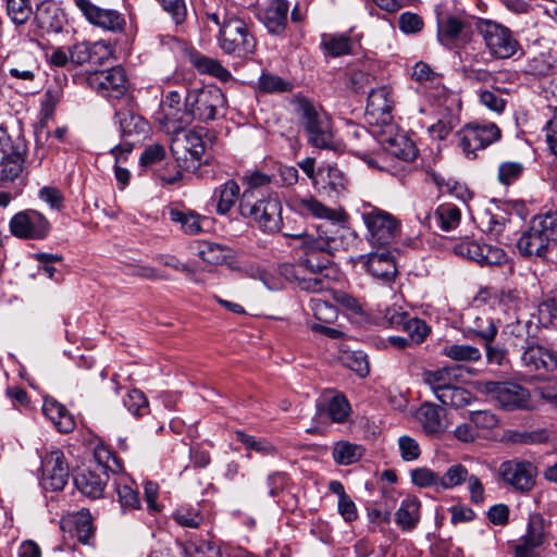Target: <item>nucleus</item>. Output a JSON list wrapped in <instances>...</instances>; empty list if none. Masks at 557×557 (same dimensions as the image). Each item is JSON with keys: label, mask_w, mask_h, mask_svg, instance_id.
<instances>
[{"label": "nucleus", "mask_w": 557, "mask_h": 557, "mask_svg": "<svg viewBox=\"0 0 557 557\" xmlns=\"http://www.w3.org/2000/svg\"><path fill=\"white\" fill-rule=\"evenodd\" d=\"M42 412L62 433H69L75 426L74 419L67 409L53 398H45Z\"/></svg>", "instance_id": "c9c22d12"}, {"label": "nucleus", "mask_w": 557, "mask_h": 557, "mask_svg": "<svg viewBox=\"0 0 557 557\" xmlns=\"http://www.w3.org/2000/svg\"><path fill=\"white\" fill-rule=\"evenodd\" d=\"M472 394L466 388L456 386L455 383L442 394L440 401L444 406L461 408L469 405L472 400Z\"/></svg>", "instance_id": "4d7b16f0"}, {"label": "nucleus", "mask_w": 557, "mask_h": 557, "mask_svg": "<svg viewBox=\"0 0 557 557\" xmlns=\"http://www.w3.org/2000/svg\"><path fill=\"white\" fill-rule=\"evenodd\" d=\"M363 260L366 270L383 282H392L397 273L396 263L388 249H376L367 256L360 257Z\"/></svg>", "instance_id": "a878e982"}, {"label": "nucleus", "mask_w": 557, "mask_h": 557, "mask_svg": "<svg viewBox=\"0 0 557 557\" xmlns=\"http://www.w3.org/2000/svg\"><path fill=\"white\" fill-rule=\"evenodd\" d=\"M171 152L177 162H199L205 153L206 145L202 135L197 131H181L174 133Z\"/></svg>", "instance_id": "412c9836"}, {"label": "nucleus", "mask_w": 557, "mask_h": 557, "mask_svg": "<svg viewBox=\"0 0 557 557\" xmlns=\"http://www.w3.org/2000/svg\"><path fill=\"white\" fill-rule=\"evenodd\" d=\"M458 145L469 159H474L483 150L502 138V131L492 122L468 123L457 132Z\"/></svg>", "instance_id": "9d476101"}, {"label": "nucleus", "mask_w": 557, "mask_h": 557, "mask_svg": "<svg viewBox=\"0 0 557 557\" xmlns=\"http://www.w3.org/2000/svg\"><path fill=\"white\" fill-rule=\"evenodd\" d=\"M418 419L428 435H441L447 429L445 409L435 404H422L418 411Z\"/></svg>", "instance_id": "7c9ffc66"}, {"label": "nucleus", "mask_w": 557, "mask_h": 557, "mask_svg": "<svg viewBox=\"0 0 557 557\" xmlns=\"http://www.w3.org/2000/svg\"><path fill=\"white\" fill-rule=\"evenodd\" d=\"M362 220L367 226V239L376 249H388L387 247L400 232L399 221L391 213L375 207L364 211Z\"/></svg>", "instance_id": "1a4fd4ad"}, {"label": "nucleus", "mask_w": 557, "mask_h": 557, "mask_svg": "<svg viewBox=\"0 0 557 557\" xmlns=\"http://www.w3.org/2000/svg\"><path fill=\"white\" fill-rule=\"evenodd\" d=\"M309 307L320 324H331L338 317L337 308L320 297H312L309 301Z\"/></svg>", "instance_id": "864d4df0"}, {"label": "nucleus", "mask_w": 557, "mask_h": 557, "mask_svg": "<svg viewBox=\"0 0 557 557\" xmlns=\"http://www.w3.org/2000/svg\"><path fill=\"white\" fill-rule=\"evenodd\" d=\"M421 502L418 497L409 495L405 497L395 512L396 524L405 532L416 529L420 521Z\"/></svg>", "instance_id": "473e14b6"}, {"label": "nucleus", "mask_w": 557, "mask_h": 557, "mask_svg": "<svg viewBox=\"0 0 557 557\" xmlns=\"http://www.w3.org/2000/svg\"><path fill=\"white\" fill-rule=\"evenodd\" d=\"M525 171L521 162L505 161L498 166V181L502 185L509 186L519 181Z\"/></svg>", "instance_id": "bf43d9fd"}, {"label": "nucleus", "mask_w": 557, "mask_h": 557, "mask_svg": "<svg viewBox=\"0 0 557 557\" xmlns=\"http://www.w3.org/2000/svg\"><path fill=\"white\" fill-rule=\"evenodd\" d=\"M401 330L406 332L411 342L416 344L422 343L430 333V326L425 323V321L419 318H412L408 315L406 319Z\"/></svg>", "instance_id": "0e129e2a"}, {"label": "nucleus", "mask_w": 557, "mask_h": 557, "mask_svg": "<svg viewBox=\"0 0 557 557\" xmlns=\"http://www.w3.org/2000/svg\"><path fill=\"white\" fill-rule=\"evenodd\" d=\"M330 230L320 228L322 235L314 236L306 232L289 233L284 232L283 236L286 238H294L300 240V248L304 250V256L299 258L309 275L323 276L322 271L327 268L330 260L324 252H331L336 248V237L333 236L334 226L330 223L326 225Z\"/></svg>", "instance_id": "20e7f679"}, {"label": "nucleus", "mask_w": 557, "mask_h": 557, "mask_svg": "<svg viewBox=\"0 0 557 557\" xmlns=\"http://www.w3.org/2000/svg\"><path fill=\"white\" fill-rule=\"evenodd\" d=\"M76 488L90 499H99L103 496L109 481V473L100 465H89L81 469L73 478Z\"/></svg>", "instance_id": "4be33fe9"}, {"label": "nucleus", "mask_w": 557, "mask_h": 557, "mask_svg": "<svg viewBox=\"0 0 557 557\" xmlns=\"http://www.w3.org/2000/svg\"><path fill=\"white\" fill-rule=\"evenodd\" d=\"M240 187L234 180H228L213 190L212 199L216 202V213L226 215L240 200Z\"/></svg>", "instance_id": "72a5a7b5"}, {"label": "nucleus", "mask_w": 557, "mask_h": 557, "mask_svg": "<svg viewBox=\"0 0 557 557\" xmlns=\"http://www.w3.org/2000/svg\"><path fill=\"white\" fill-rule=\"evenodd\" d=\"M236 440L240 442L246 448L255 450L262 456H270L276 453V448L267 440H257L255 436L245 433L244 431L235 432Z\"/></svg>", "instance_id": "052dcab7"}, {"label": "nucleus", "mask_w": 557, "mask_h": 557, "mask_svg": "<svg viewBox=\"0 0 557 557\" xmlns=\"http://www.w3.org/2000/svg\"><path fill=\"white\" fill-rule=\"evenodd\" d=\"M198 256L202 261L213 265L227 264L233 267L235 262V252L231 247L212 242L201 243Z\"/></svg>", "instance_id": "f704fd0d"}, {"label": "nucleus", "mask_w": 557, "mask_h": 557, "mask_svg": "<svg viewBox=\"0 0 557 557\" xmlns=\"http://www.w3.org/2000/svg\"><path fill=\"white\" fill-rule=\"evenodd\" d=\"M157 121L166 133L181 132L191 123L187 101L182 102V95L178 91L172 90L164 96L157 113Z\"/></svg>", "instance_id": "ddd939ff"}, {"label": "nucleus", "mask_w": 557, "mask_h": 557, "mask_svg": "<svg viewBox=\"0 0 557 557\" xmlns=\"http://www.w3.org/2000/svg\"><path fill=\"white\" fill-rule=\"evenodd\" d=\"M186 101L191 121L209 122L225 114L226 98L218 86L208 85L189 90L186 94Z\"/></svg>", "instance_id": "0eeeda50"}, {"label": "nucleus", "mask_w": 557, "mask_h": 557, "mask_svg": "<svg viewBox=\"0 0 557 557\" xmlns=\"http://www.w3.org/2000/svg\"><path fill=\"white\" fill-rule=\"evenodd\" d=\"M238 210L263 234L273 235L283 230L282 202L273 193L244 189Z\"/></svg>", "instance_id": "f03ea898"}, {"label": "nucleus", "mask_w": 557, "mask_h": 557, "mask_svg": "<svg viewBox=\"0 0 557 557\" xmlns=\"http://www.w3.org/2000/svg\"><path fill=\"white\" fill-rule=\"evenodd\" d=\"M454 252L482 267L498 265L506 261V253L502 248L470 238H465L457 243L454 246Z\"/></svg>", "instance_id": "f3484780"}, {"label": "nucleus", "mask_w": 557, "mask_h": 557, "mask_svg": "<svg viewBox=\"0 0 557 557\" xmlns=\"http://www.w3.org/2000/svg\"><path fill=\"white\" fill-rule=\"evenodd\" d=\"M289 3L287 0H270L260 11V21L272 35H283L288 20Z\"/></svg>", "instance_id": "bb28decb"}, {"label": "nucleus", "mask_w": 557, "mask_h": 557, "mask_svg": "<svg viewBox=\"0 0 557 557\" xmlns=\"http://www.w3.org/2000/svg\"><path fill=\"white\" fill-rule=\"evenodd\" d=\"M113 120L119 127L123 143L114 146L111 153L115 157L116 162H120L132 152L136 143L148 135L150 124L144 116L128 108L116 109Z\"/></svg>", "instance_id": "423d86ee"}, {"label": "nucleus", "mask_w": 557, "mask_h": 557, "mask_svg": "<svg viewBox=\"0 0 557 557\" xmlns=\"http://www.w3.org/2000/svg\"><path fill=\"white\" fill-rule=\"evenodd\" d=\"M169 219L181 225L182 231L187 235H197L202 231V218L191 210L169 209Z\"/></svg>", "instance_id": "79ce46f5"}, {"label": "nucleus", "mask_w": 557, "mask_h": 557, "mask_svg": "<svg viewBox=\"0 0 557 557\" xmlns=\"http://www.w3.org/2000/svg\"><path fill=\"white\" fill-rule=\"evenodd\" d=\"M190 63L200 74L211 75L221 82H228L232 78L231 72L219 60L200 52L195 51L190 54Z\"/></svg>", "instance_id": "4c0bfd02"}, {"label": "nucleus", "mask_w": 557, "mask_h": 557, "mask_svg": "<svg viewBox=\"0 0 557 557\" xmlns=\"http://www.w3.org/2000/svg\"><path fill=\"white\" fill-rule=\"evenodd\" d=\"M116 494L124 512L140 508L139 494L133 482H127L126 480L117 482Z\"/></svg>", "instance_id": "49530a36"}, {"label": "nucleus", "mask_w": 557, "mask_h": 557, "mask_svg": "<svg viewBox=\"0 0 557 557\" xmlns=\"http://www.w3.org/2000/svg\"><path fill=\"white\" fill-rule=\"evenodd\" d=\"M324 184L330 189L339 194L346 190L348 185V178L345 173L339 170L336 165H323L318 170V184Z\"/></svg>", "instance_id": "c03bdc74"}, {"label": "nucleus", "mask_w": 557, "mask_h": 557, "mask_svg": "<svg viewBox=\"0 0 557 557\" xmlns=\"http://www.w3.org/2000/svg\"><path fill=\"white\" fill-rule=\"evenodd\" d=\"M206 16L219 26L218 45L225 54L240 60L252 58L257 49V39L247 22L234 8L218 7L214 12H207Z\"/></svg>", "instance_id": "f257e3e1"}, {"label": "nucleus", "mask_w": 557, "mask_h": 557, "mask_svg": "<svg viewBox=\"0 0 557 557\" xmlns=\"http://www.w3.org/2000/svg\"><path fill=\"white\" fill-rule=\"evenodd\" d=\"M502 481L517 492L527 494L536 484L537 467L529 460L510 459L499 466Z\"/></svg>", "instance_id": "2eb2a0df"}, {"label": "nucleus", "mask_w": 557, "mask_h": 557, "mask_svg": "<svg viewBox=\"0 0 557 557\" xmlns=\"http://www.w3.org/2000/svg\"><path fill=\"white\" fill-rule=\"evenodd\" d=\"M458 124L459 117L453 113H447L429 127V133L432 138L443 140Z\"/></svg>", "instance_id": "e2e57ef3"}, {"label": "nucleus", "mask_w": 557, "mask_h": 557, "mask_svg": "<svg viewBox=\"0 0 557 557\" xmlns=\"http://www.w3.org/2000/svg\"><path fill=\"white\" fill-rule=\"evenodd\" d=\"M428 219L442 231L449 232L459 225L461 212L460 209L453 203H442Z\"/></svg>", "instance_id": "ea45409f"}, {"label": "nucleus", "mask_w": 557, "mask_h": 557, "mask_svg": "<svg viewBox=\"0 0 557 557\" xmlns=\"http://www.w3.org/2000/svg\"><path fill=\"white\" fill-rule=\"evenodd\" d=\"M27 154V146H23L21 141L15 147L14 156L0 160V188L14 189V196L18 195L25 185V158Z\"/></svg>", "instance_id": "aec40b11"}, {"label": "nucleus", "mask_w": 557, "mask_h": 557, "mask_svg": "<svg viewBox=\"0 0 557 557\" xmlns=\"http://www.w3.org/2000/svg\"><path fill=\"white\" fill-rule=\"evenodd\" d=\"M540 314L548 318V323L557 329V288L552 290L539 306Z\"/></svg>", "instance_id": "774afa93"}, {"label": "nucleus", "mask_w": 557, "mask_h": 557, "mask_svg": "<svg viewBox=\"0 0 557 557\" xmlns=\"http://www.w3.org/2000/svg\"><path fill=\"white\" fill-rule=\"evenodd\" d=\"M296 112L307 132L308 141L312 146L322 149H332L334 147L331 121L325 113L319 111L305 97L296 98Z\"/></svg>", "instance_id": "39448f33"}, {"label": "nucleus", "mask_w": 557, "mask_h": 557, "mask_svg": "<svg viewBox=\"0 0 557 557\" xmlns=\"http://www.w3.org/2000/svg\"><path fill=\"white\" fill-rule=\"evenodd\" d=\"M69 478V465L61 450H52L42 458L40 484L45 490L62 491Z\"/></svg>", "instance_id": "a211bd4d"}, {"label": "nucleus", "mask_w": 557, "mask_h": 557, "mask_svg": "<svg viewBox=\"0 0 557 557\" xmlns=\"http://www.w3.org/2000/svg\"><path fill=\"white\" fill-rule=\"evenodd\" d=\"M355 42L348 35L345 34H324L322 36L321 48L327 57L338 58L342 55L351 54Z\"/></svg>", "instance_id": "58836bf2"}, {"label": "nucleus", "mask_w": 557, "mask_h": 557, "mask_svg": "<svg viewBox=\"0 0 557 557\" xmlns=\"http://www.w3.org/2000/svg\"><path fill=\"white\" fill-rule=\"evenodd\" d=\"M411 482L421 488L433 487L441 491L440 474L428 467H419L410 471Z\"/></svg>", "instance_id": "6e6d98bb"}, {"label": "nucleus", "mask_w": 557, "mask_h": 557, "mask_svg": "<svg viewBox=\"0 0 557 557\" xmlns=\"http://www.w3.org/2000/svg\"><path fill=\"white\" fill-rule=\"evenodd\" d=\"M74 535L82 544L91 543L95 534L91 516L88 510H81L73 517Z\"/></svg>", "instance_id": "8fccbe9b"}, {"label": "nucleus", "mask_w": 557, "mask_h": 557, "mask_svg": "<svg viewBox=\"0 0 557 557\" xmlns=\"http://www.w3.org/2000/svg\"><path fill=\"white\" fill-rule=\"evenodd\" d=\"M127 410L136 417L145 416L148 412V400L139 389H132L123 399Z\"/></svg>", "instance_id": "338daca9"}, {"label": "nucleus", "mask_w": 557, "mask_h": 557, "mask_svg": "<svg viewBox=\"0 0 557 557\" xmlns=\"http://www.w3.org/2000/svg\"><path fill=\"white\" fill-rule=\"evenodd\" d=\"M470 32V24L465 17L443 13L437 15V39L444 47H456L457 42L467 40Z\"/></svg>", "instance_id": "5701e85b"}, {"label": "nucleus", "mask_w": 557, "mask_h": 557, "mask_svg": "<svg viewBox=\"0 0 557 557\" xmlns=\"http://www.w3.org/2000/svg\"><path fill=\"white\" fill-rule=\"evenodd\" d=\"M296 268L299 271H297V277H295V283H298L301 289L317 293L325 288V278L323 276L309 275L308 271L306 270V268L304 267L299 259L296 262Z\"/></svg>", "instance_id": "13d9d810"}, {"label": "nucleus", "mask_w": 557, "mask_h": 557, "mask_svg": "<svg viewBox=\"0 0 557 557\" xmlns=\"http://www.w3.org/2000/svg\"><path fill=\"white\" fill-rule=\"evenodd\" d=\"M30 0H7V14L15 25H24L33 15Z\"/></svg>", "instance_id": "5fc2aeb1"}, {"label": "nucleus", "mask_w": 557, "mask_h": 557, "mask_svg": "<svg viewBox=\"0 0 557 557\" xmlns=\"http://www.w3.org/2000/svg\"><path fill=\"white\" fill-rule=\"evenodd\" d=\"M317 409L320 413L325 411L329 418L335 423H343L349 416L350 405L342 394L324 396L317 403Z\"/></svg>", "instance_id": "e433bc0d"}, {"label": "nucleus", "mask_w": 557, "mask_h": 557, "mask_svg": "<svg viewBox=\"0 0 557 557\" xmlns=\"http://www.w3.org/2000/svg\"><path fill=\"white\" fill-rule=\"evenodd\" d=\"M553 247L531 221L528 230L521 234L517 243L519 253L531 259L546 258Z\"/></svg>", "instance_id": "393cba45"}, {"label": "nucleus", "mask_w": 557, "mask_h": 557, "mask_svg": "<svg viewBox=\"0 0 557 557\" xmlns=\"http://www.w3.org/2000/svg\"><path fill=\"white\" fill-rule=\"evenodd\" d=\"M531 222L553 246L557 244V210L539 213L532 218Z\"/></svg>", "instance_id": "09e8293b"}, {"label": "nucleus", "mask_w": 557, "mask_h": 557, "mask_svg": "<svg viewBox=\"0 0 557 557\" xmlns=\"http://www.w3.org/2000/svg\"><path fill=\"white\" fill-rule=\"evenodd\" d=\"M35 21L47 33H61L66 25L64 11L51 0H42L36 7Z\"/></svg>", "instance_id": "c85d7f7f"}, {"label": "nucleus", "mask_w": 557, "mask_h": 557, "mask_svg": "<svg viewBox=\"0 0 557 557\" xmlns=\"http://www.w3.org/2000/svg\"><path fill=\"white\" fill-rule=\"evenodd\" d=\"M74 2L91 25L112 33L124 30L126 22L119 11L100 8L90 0H74Z\"/></svg>", "instance_id": "6ab92c4d"}, {"label": "nucleus", "mask_w": 557, "mask_h": 557, "mask_svg": "<svg viewBox=\"0 0 557 557\" xmlns=\"http://www.w3.org/2000/svg\"><path fill=\"white\" fill-rule=\"evenodd\" d=\"M386 150L394 157L404 161H413L418 149L414 143L404 134H397L386 140Z\"/></svg>", "instance_id": "37998d69"}, {"label": "nucleus", "mask_w": 557, "mask_h": 557, "mask_svg": "<svg viewBox=\"0 0 557 557\" xmlns=\"http://www.w3.org/2000/svg\"><path fill=\"white\" fill-rule=\"evenodd\" d=\"M457 367H444L434 371L428 370L422 373V381L426 384L436 398L440 400L443 393H446L456 381Z\"/></svg>", "instance_id": "2f4dec72"}, {"label": "nucleus", "mask_w": 557, "mask_h": 557, "mask_svg": "<svg viewBox=\"0 0 557 557\" xmlns=\"http://www.w3.org/2000/svg\"><path fill=\"white\" fill-rule=\"evenodd\" d=\"M475 25L485 47L494 58L509 59L521 50L519 40L505 25L484 18L478 20Z\"/></svg>", "instance_id": "6e6552de"}, {"label": "nucleus", "mask_w": 557, "mask_h": 557, "mask_svg": "<svg viewBox=\"0 0 557 557\" xmlns=\"http://www.w3.org/2000/svg\"><path fill=\"white\" fill-rule=\"evenodd\" d=\"M343 363L360 377H364L370 372L368 357L363 351H346L342 357Z\"/></svg>", "instance_id": "680f3d73"}, {"label": "nucleus", "mask_w": 557, "mask_h": 557, "mask_svg": "<svg viewBox=\"0 0 557 557\" xmlns=\"http://www.w3.org/2000/svg\"><path fill=\"white\" fill-rule=\"evenodd\" d=\"M173 519L183 528L198 529L203 523L205 516L198 507L180 506L174 510Z\"/></svg>", "instance_id": "603ef678"}, {"label": "nucleus", "mask_w": 557, "mask_h": 557, "mask_svg": "<svg viewBox=\"0 0 557 557\" xmlns=\"http://www.w3.org/2000/svg\"><path fill=\"white\" fill-rule=\"evenodd\" d=\"M528 326L529 322L520 321L511 326V334L515 335L511 345L513 350L521 352L522 366L540 375L557 371V349L536 344L535 339L529 336Z\"/></svg>", "instance_id": "7ed1b4c3"}, {"label": "nucleus", "mask_w": 557, "mask_h": 557, "mask_svg": "<svg viewBox=\"0 0 557 557\" xmlns=\"http://www.w3.org/2000/svg\"><path fill=\"white\" fill-rule=\"evenodd\" d=\"M442 355L454 360L465 362H476L481 359L480 349L472 345L449 344L443 347Z\"/></svg>", "instance_id": "a18cd8bd"}, {"label": "nucleus", "mask_w": 557, "mask_h": 557, "mask_svg": "<svg viewBox=\"0 0 557 557\" xmlns=\"http://www.w3.org/2000/svg\"><path fill=\"white\" fill-rule=\"evenodd\" d=\"M394 104L391 88L381 86L370 89L366 110L367 113L374 116L377 122L387 123L392 120Z\"/></svg>", "instance_id": "c756f323"}, {"label": "nucleus", "mask_w": 557, "mask_h": 557, "mask_svg": "<svg viewBox=\"0 0 557 557\" xmlns=\"http://www.w3.org/2000/svg\"><path fill=\"white\" fill-rule=\"evenodd\" d=\"M288 207L290 208V210L302 216L324 220L323 222L317 225L314 236L322 235L320 228L330 230L327 226H324L329 225L330 223L334 226V228H332L333 236L336 237V234L339 232L338 223L343 221L342 212L325 206L323 202H321L311 195H307L304 197H292L288 201Z\"/></svg>", "instance_id": "9b49d317"}, {"label": "nucleus", "mask_w": 557, "mask_h": 557, "mask_svg": "<svg viewBox=\"0 0 557 557\" xmlns=\"http://www.w3.org/2000/svg\"><path fill=\"white\" fill-rule=\"evenodd\" d=\"M257 88L264 94H282L292 91L294 85L278 75L262 72L259 76Z\"/></svg>", "instance_id": "de8ad7c7"}, {"label": "nucleus", "mask_w": 557, "mask_h": 557, "mask_svg": "<svg viewBox=\"0 0 557 557\" xmlns=\"http://www.w3.org/2000/svg\"><path fill=\"white\" fill-rule=\"evenodd\" d=\"M463 325L467 331L466 336L469 337L472 334L482 342H494L498 333L494 319L474 309H470L465 313Z\"/></svg>", "instance_id": "cd10ccee"}, {"label": "nucleus", "mask_w": 557, "mask_h": 557, "mask_svg": "<svg viewBox=\"0 0 557 557\" xmlns=\"http://www.w3.org/2000/svg\"><path fill=\"white\" fill-rule=\"evenodd\" d=\"M10 232L20 239L42 240L48 237L51 224L39 211L26 209L15 213L9 223Z\"/></svg>", "instance_id": "4468645a"}, {"label": "nucleus", "mask_w": 557, "mask_h": 557, "mask_svg": "<svg viewBox=\"0 0 557 557\" xmlns=\"http://www.w3.org/2000/svg\"><path fill=\"white\" fill-rule=\"evenodd\" d=\"M545 539V519L536 512L531 513L528 519L525 534L520 537L531 544V546H542Z\"/></svg>", "instance_id": "3c124183"}, {"label": "nucleus", "mask_w": 557, "mask_h": 557, "mask_svg": "<svg viewBox=\"0 0 557 557\" xmlns=\"http://www.w3.org/2000/svg\"><path fill=\"white\" fill-rule=\"evenodd\" d=\"M468 478V470L462 465L450 466L443 475H440L441 490H449L463 483Z\"/></svg>", "instance_id": "69168bd1"}, {"label": "nucleus", "mask_w": 557, "mask_h": 557, "mask_svg": "<svg viewBox=\"0 0 557 557\" xmlns=\"http://www.w3.org/2000/svg\"><path fill=\"white\" fill-rule=\"evenodd\" d=\"M87 82L91 88L107 98L120 99L127 90L126 74L121 66L95 71L88 75Z\"/></svg>", "instance_id": "dca6fc26"}, {"label": "nucleus", "mask_w": 557, "mask_h": 557, "mask_svg": "<svg viewBox=\"0 0 557 557\" xmlns=\"http://www.w3.org/2000/svg\"><path fill=\"white\" fill-rule=\"evenodd\" d=\"M363 454V446L348 441H339L332 448L333 460L341 466H349L359 461Z\"/></svg>", "instance_id": "a19ab883"}, {"label": "nucleus", "mask_w": 557, "mask_h": 557, "mask_svg": "<svg viewBox=\"0 0 557 557\" xmlns=\"http://www.w3.org/2000/svg\"><path fill=\"white\" fill-rule=\"evenodd\" d=\"M69 53L71 54L72 67H76L85 63L102 64L111 55V49L102 40L96 42L82 41L70 46Z\"/></svg>", "instance_id": "b1692460"}, {"label": "nucleus", "mask_w": 557, "mask_h": 557, "mask_svg": "<svg viewBox=\"0 0 557 557\" xmlns=\"http://www.w3.org/2000/svg\"><path fill=\"white\" fill-rule=\"evenodd\" d=\"M484 391L505 410H529L532 408L529 389L518 383L488 381L484 383Z\"/></svg>", "instance_id": "f8f14e48"}]
</instances>
